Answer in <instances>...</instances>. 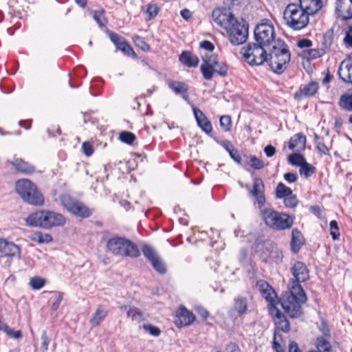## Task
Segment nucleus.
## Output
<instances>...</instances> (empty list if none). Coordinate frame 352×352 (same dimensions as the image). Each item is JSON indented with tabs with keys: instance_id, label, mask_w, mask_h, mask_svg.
<instances>
[{
	"instance_id": "20e7f679",
	"label": "nucleus",
	"mask_w": 352,
	"mask_h": 352,
	"mask_svg": "<svg viewBox=\"0 0 352 352\" xmlns=\"http://www.w3.org/2000/svg\"><path fill=\"white\" fill-rule=\"evenodd\" d=\"M261 216L267 226L278 231L290 229L294 221V217L272 208L261 210Z\"/></svg>"
},
{
	"instance_id": "4be33fe9",
	"label": "nucleus",
	"mask_w": 352,
	"mask_h": 352,
	"mask_svg": "<svg viewBox=\"0 0 352 352\" xmlns=\"http://www.w3.org/2000/svg\"><path fill=\"white\" fill-rule=\"evenodd\" d=\"M299 2L298 6L311 15L315 14L322 7V0H299Z\"/></svg>"
},
{
	"instance_id": "de8ad7c7",
	"label": "nucleus",
	"mask_w": 352,
	"mask_h": 352,
	"mask_svg": "<svg viewBox=\"0 0 352 352\" xmlns=\"http://www.w3.org/2000/svg\"><path fill=\"white\" fill-rule=\"evenodd\" d=\"M250 165L256 170H260L265 167V163L257 158L256 156H251L250 158Z\"/></svg>"
},
{
	"instance_id": "7ed1b4c3",
	"label": "nucleus",
	"mask_w": 352,
	"mask_h": 352,
	"mask_svg": "<svg viewBox=\"0 0 352 352\" xmlns=\"http://www.w3.org/2000/svg\"><path fill=\"white\" fill-rule=\"evenodd\" d=\"M26 222L32 226L50 230L54 227L63 226L65 223V219L60 213L43 210L28 215Z\"/></svg>"
},
{
	"instance_id": "f257e3e1",
	"label": "nucleus",
	"mask_w": 352,
	"mask_h": 352,
	"mask_svg": "<svg viewBox=\"0 0 352 352\" xmlns=\"http://www.w3.org/2000/svg\"><path fill=\"white\" fill-rule=\"evenodd\" d=\"M291 59L288 46L281 39H277L272 47L269 48L267 63L276 74H282L287 67Z\"/></svg>"
},
{
	"instance_id": "774afa93",
	"label": "nucleus",
	"mask_w": 352,
	"mask_h": 352,
	"mask_svg": "<svg viewBox=\"0 0 352 352\" xmlns=\"http://www.w3.org/2000/svg\"><path fill=\"white\" fill-rule=\"evenodd\" d=\"M228 352H241L239 346L234 343H230L226 346Z\"/></svg>"
},
{
	"instance_id": "338daca9",
	"label": "nucleus",
	"mask_w": 352,
	"mask_h": 352,
	"mask_svg": "<svg viewBox=\"0 0 352 352\" xmlns=\"http://www.w3.org/2000/svg\"><path fill=\"white\" fill-rule=\"evenodd\" d=\"M317 149L318 151L323 154H328L329 153V148L327 146L323 143V142H318L316 146Z\"/></svg>"
},
{
	"instance_id": "a19ab883",
	"label": "nucleus",
	"mask_w": 352,
	"mask_h": 352,
	"mask_svg": "<svg viewBox=\"0 0 352 352\" xmlns=\"http://www.w3.org/2000/svg\"><path fill=\"white\" fill-rule=\"evenodd\" d=\"M119 140L127 144L131 145L135 140V135L129 131H122L119 133Z\"/></svg>"
},
{
	"instance_id": "864d4df0",
	"label": "nucleus",
	"mask_w": 352,
	"mask_h": 352,
	"mask_svg": "<svg viewBox=\"0 0 352 352\" xmlns=\"http://www.w3.org/2000/svg\"><path fill=\"white\" fill-rule=\"evenodd\" d=\"M30 284L33 289H39L44 286L45 280L40 277H34L30 279Z\"/></svg>"
},
{
	"instance_id": "09e8293b",
	"label": "nucleus",
	"mask_w": 352,
	"mask_h": 352,
	"mask_svg": "<svg viewBox=\"0 0 352 352\" xmlns=\"http://www.w3.org/2000/svg\"><path fill=\"white\" fill-rule=\"evenodd\" d=\"M330 234L333 240L338 239L340 236L339 227L338 222L335 220L330 222Z\"/></svg>"
},
{
	"instance_id": "f704fd0d",
	"label": "nucleus",
	"mask_w": 352,
	"mask_h": 352,
	"mask_svg": "<svg viewBox=\"0 0 352 352\" xmlns=\"http://www.w3.org/2000/svg\"><path fill=\"white\" fill-rule=\"evenodd\" d=\"M234 309L239 315L244 314L248 309L247 300L245 298L238 297L234 299Z\"/></svg>"
},
{
	"instance_id": "473e14b6",
	"label": "nucleus",
	"mask_w": 352,
	"mask_h": 352,
	"mask_svg": "<svg viewBox=\"0 0 352 352\" xmlns=\"http://www.w3.org/2000/svg\"><path fill=\"white\" fill-rule=\"evenodd\" d=\"M168 87L177 95L187 93L188 90V85L179 81H171L168 83Z\"/></svg>"
},
{
	"instance_id": "37998d69",
	"label": "nucleus",
	"mask_w": 352,
	"mask_h": 352,
	"mask_svg": "<svg viewBox=\"0 0 352 352\" xmlns=\"http://www.w3.org/2000/svg\"><path fill=\"white\" fill-rule=\"evenodd\" d=\"M289 162L294 166H301L306 160L305 157L298 153H293L289 156Z\"/></svg>"
},
{
	"instance_id": "a878e982",
	"label": "nucleus",
	"mask_w": 352,
	"mask_h": 352,
	"mask_svg": "<svg viewBox=\"0 0 352 352\" xmlns=\"http://www.w3.org/2000/svg\"><path fill=\"white\" fill-rule=\"evenodd\" d=\"M120 309L126 311L127 317L133 321L140 322L144 319L143 313L137 307L130 305H122L120 307Z\"/></svg>"
},
{
	"instance_id": "bb28decb",
	"label": "nucleus",
	"mask_w": 352,
	"mask_h": 352,
	"mask_svg": "<svg viewBox=\"0 0 352 352\" xmlns=\"http://www.w3.org/2000/svg\"><path fill=\"white\" fill-rule=\"evenodd\" d=\"M179 61L188 67H195L199 65V60L189 51H184L179 56Z\"/></svg>"
},
{
	"instance_id": "ddd939ff",
	"label": "nucleus",
	"mask_w": 352,
	"mask_h": 352,
	"mask_svg": "<svg viewBox=\"0 0 352 352\" xmlns=\"http://www.w3.org/2000/svg\"><path fill=\"white\" fill-rule=\"evenodd\" d=\"M247 188L250 195L254 197L258 207L261 208L265 204V186L263 180L259 177H256L254 179L252 186L251 188L247 186Z\"/></svg>"
},
{
	"instance_id": "f3484780",
	"label": "nucleus",
	"mask_w": 352,
	"mask_h": 352,
	"mask_svg": "<svg viewBox=\"0 0 352 352\" xmlns=\"http://www.w3.org/2000/svg\"><path fill=\"white\" fill-rule=\"evenodd\" d=\"M256 286L262 294L263 297L269 302L270 307L276 305L279 302L277 299L276 294L274 289L265 281L259 280Z\"/></svg>"
},
{
	"instance_id": "c756f323",
	"label": "nucleus",
	"mask_w": 352,
	"mask_h": 352,
	"mask_svg": "<svg viewBox=\"0 0 352 352\" xmlns=\"http://www.w3.org/2000/svg\"><path fill=\"white\" fill-rule=\"evenodd\" d=\"M29 238L32 241L36 242L39 244L48 243L52 241V236L49 234H43L41 232H35L32 233Z\"/></svg>"
},
{
	"instance_id": "58836bf2",
	"label": "nucleus",
	"mask_w": 352,
	"mask_h": 352,
	"mask_svg": "<svg viewBox=\"0 0 352 352\" xmlns=\"http://www.w3.org/2000/svg\"><path fill=\"white\" fill-rule=\"evenodd\" d=\"M318 83L315 82H311L300 90V94L307 96H312L318 91Z\"/></svg>"
},
{
	"instance_id": "bf43d9fd",
	"label": "nucleus",
	"mask_w": 352,
	"mask_h": 352,
	"mask_svg": "<svg viewBox=\"0 0 352 352\" xmlns=\"http://www.w3.org/2000/svg\"><path fill=\"white\" fill-rule=\"evenodd\" d=\"M82 151L87 157H89L93 154L94 148L89 142H85L82 144Z\"/></svg>"
},
{
	"instance_id": "2f4dec72",
	"label": "nucleus",
	"mask_w": 352,
	"mask_h": 352,
	"mask_svg": "<svg viewBox=\"0 0 352 352\" xmlns=\"http://www.w3.org/2000/svg\"><path fill=\"white\" fill-rule=\"evenodd\" d=\"M316 348V352H333L330 342L324 337L318 338Z\"/></svg>"
},
{
	"instance_id": "6e6d98bb",
	"label": "nucleus",
	"mask_w": 352,
	"mask_h": 352,
	"mask_svg": "<svg viewBox=\"0 0 352 352\" xmlns=\"http://www.w3.org/2000/svg\"><path fill=\"white\" fill-rule=\"evenodd\" d=\"M3 331L10 337L15 339H18L22 337L21 331H14L11 329L8 325L4 326L3 327Z\"/></svg>"
},
{
	"instance_id": "aec40b11",
	"label": "nucleus",
	"mask_w": 352,
	"mask_h": 352,
	"mask_svg": "<svg viewBox=\"0 0 352 352\" xmlns=\"http://www.w3.org/2000/svg\"><path fill=\"white\" fill-rule=\"evenodd\" d=\"M193 113L198 126L207 134H210L212 131L211 122L208 119L202 111L197 107H192Z\"/></svg>"
},
{
	"instance_id": "9d476101",
	"label": "nucleus",
	"mask_w": 352,
	"mask_h": 352,
	"mask_svg": "<svg viewBox=\"0 0 352 352\" xmlns=\"http://www.w3.org/2000/svg\"><path fill=\"white\" fill-rule=\"evenodd\" d=\"M256 43L268 48L272 47L277 39H275L274 28L267 23L258 25L254 30Z\"/></svg>"
},
{
	"instance_id": "8fccbe9b",
	"label": "nucleus",
	"mask_w": 352,
	"mask_h": 352,
	"mask_svg": "<svg viewBox=\"0 0 352 352\" xmlns=\"http://www.w3.org/2000/svg\"><path fill=\"white\" fill-rule=\"evenodd\" d=\"M298 203L297 197L295 195L292 194L285 198H284V204L287 208H294Z\"/></svg>"
},
{
	"instance_id": "0eeeda50",
	"label": "nucleus",
	"mask_w": 352,
	"mask_h": 352,
	"mask_svg": "<svg viewBox=\"0 0 352 352\" xmlns=\"http://www.w3.org/2000/svg\"><path fill=\"white\" fill-rule=\"evenodd\" d=\"M203 63L201 72L206 80H211L214 73L221 76L227 75L228 68L223 62L218 60L217 56L213 52L201 54Z\"/></svg>"
},
{
	"instance_id": "79ce46f5",
	"label": "nucleus",
	"mask_w": 352,
	"mask_h": 352,
	"mask_svg": "<svg viewBox=\"0 0 352 352\" xmlns=\"http://www.w3.org/2000/svg\"><path fill=\"white\" fill-rule=\"evenodd\" d=\"M324 54L321 49H309L304 51V56L308 59H315L321 57Z\"/></svg>"
},
{
	"instance_id": "5701e85b",
	"label": "nucleus",
	"mask_w": 352,
	"mask_h": 352,
	"mask_svg": "<svg viewBox=\"0 0 352 352\" xmlns=\"http://www.w3.org/2000/svg\"><path fill=\"white\" fill-rule=\"evenodd\" d=\"M1 257H16L21 258V248L13 242L6 240Z\"/></svg>"
},
{
	"instance_id": "a18cd8bd",
	"label": "nucleus",
	"mask_w": 352,
	"mask_h": 352,
	"mask_svg": "<svg viewBox=\"0 0 352 352\" xmlns=\"http://www.w3.org/2000/svg\"><path fill=\"white\" fill-rule=\"evenodd\" d=\"M143 254L151 262L153 267H154V252L153 248L147 245H144L142 247Z\"/></svg>"
},
{
	"instance_id": "603ef678",
	"label": "nucleus",
	"mask_w": 352,
	"mask_h": 352,
	"mask_svg": "<svg viewBox=\"0 0 352 352\" xmlns=\"http://www.w3.org/2000/svg\"><path fill=\"white\" fill-rule=\"evenodd\" d=\"M220 125L225 131H229L230 130L232 121L231 118L229 116H223L220 118Z\"/></svg>"
},
{
	"instance_id": "cd10ccee",
	"label": "nucleus",
	"mask_w": 352,
	"mask_h": 352,
	"mask_svg": "<svg viewBox=\"0 0 352 352\" xmlns=\"http://www.w3.org/2000/svg\"><path fill=\"white\" fill-rule=\"evenodd\" d=\"M69 212L83 218L88 217L91 214L90 210L78 201H77L74 207L70 209Z\"/></svg>"
},
{
	"instance_id": "c9c22d12",
	"label": "nucleus",
	"mask_w": 352,
	"mask_h": 352,
	"mask_svg": "<svg viewBox=\"0 0 352 352\" xmlns=\"http://www.w3.org/2000/svg\"><path fill=\"white\" fill-rule=\"evenodd\" d=\"M293 194L292 190L286 186L284 184L280 182L276 189V196L277 198H285Z\"/></svg>"
},
{
	"instance_id": "e433bc0d",
	"label": "nucleus",
	"mask_w": 352,
	"mask_h": 352,
	"mask_svg": "<svg viewBox=\"0 0 352 352\" xmlns=\"http://www.w3.org/2000/svg\"><path fill=\"white\" fill-rule=\"evenodd\" d=\"M60 201L61 203V205L69 212L70 209H72L75 204L76 203L77 200L72 198L69 195H63L60 197Z\"/></svg>"
},
{
	"instance_id": "052dcab7",
	"label": "nucleus",
	"mask_w": 352,
	"mask_h": 352,
	"mask_svg": "<svg viewBox=\"0 0 352 352\" xmlns=\"http://www.w3.org/2000/svg\"><path fill=\"white\" fill-rule=\"evenodd\" d=\"M199 46L201 48L206 50L205 53H212L214 49V45L208 41H204L201 42Z\"/></svg>"
},
{
	"instance_id": "39448f33",
	"label": "nucleus",
	"mask_w": 352,
	"mask_h": 352,
	"mask_svg": "<svg viewBox=\"0 0 352 352\" xmlns=\"http://www.w3.org/2000/svg\"><path fill=\"white\" fill-rule=\"evenodd\" d=\"M15 190L22 200L30 205L40 206L44 204V198L37 186L28 179H19Z\"/></svg>"
},
{
	"instance_id": "dca6fc26",
	"label": "nucleus",
	"mask_w": 352,
	"mask_h": 352,
	"mask_svg": "<svg viewBox=\"0 0 352 352\" xmlns=\"http://www.w3.org/2000/svg\"><path fill=\"white\" fill-rule=\"evenodd\" d=\"M291 272L294 277L292 285L305 282L309 278V270L305 263L300 261H296L291 267Z\"/></svg>"
},
{
	"instance_id": "1a4fd4ad",
	"label": "nucleus",
	"mask_w": 352,
	"mask_h": 352,
	"mask_svg": "<svg viewBox=\"0 0 352 352\" xmlns=\"http://www.w3.org/2000/svg\"><path fill=\"white\" fill-rule=\"evenodd\" d=\"M269 48L258 43H249L242 48L245 61L251 65H261L267 61Z\"/></svg>"
},
{
	"instance_id": "4468645a",
	"label": "nucleus",
	"mask_w": 352,
	"mask_h": 352,
	"mask_svg": "<svg viewBox=\"0 0 352 352\" xmlns=\"http://www.w3.org/2000/svg\"><path fill=\"white\" fill-rule=\"evenodd\" d=\"M336 14L342 21L352 19V0H336Z\"/></svg>"
},
{
	"instance_id": "5fc2aeb1",
	"label": "nucleus",
	"mask_w": 352,
	"mask_h": 352,
	"mask_svg": "<svg viewBox=\"0 0 352 352\" xmlns=\"http://www.w3.org/2000/svg\"><path fill=\"white\" fill-rule=\"evenodd\" d=\"M133 41L135 44L142 50L148 51L149 50L148 45L144 41L143 38L135 36L133 37Z\"/></svg>"
},
{
	"instance_id": "b1692460",
	"label": "nucleus",
	"mask_w": 352,
	"mask_h": 352,
	"mask_svg": "<svg viewBox=\"0 0 352 352\" xmlns=\"http://www.w3.org/2000/svg\"><path fill=\"white\" fill-rule=\"evenodd\" d=\"M305 243V239L301 232L297 228L292 231L291 250L294 253H298L302 245Z\"/></svg>"
},
{
	"instance_id": "2eb2a0df",
	"label": "nucleus",
	"mask_w": 352,
	"mask_h": 352,
	"mask_svg": "<svg viewBox=\"0 0 352 352\" xmlns=\"http://www.w3.org/2000/svg\"><path fill=\"white\" fill-rule=\"evenodd\" d=\"M195 320L194 314L184 307H180L176 311L175 324L182 328L191 324Z\"/></svg>"
},
{
	"instance_id": "ea45409f",
	"label": "nucleus",
	"mask_w": 352,
	"mask_h": 352,
	"mask_svg": "<svg viewBox=\"0 0 352 352\" xmlns=\"http://www.w3.org/2000/svg\"><path fill=\"white\" fill-rule=\"evenodd\" d=\"M299 172L302 176L308 178L316 172V168L306 162L300 167Z\"/></svg>"
},
{
	"instance_id": "4c0bfd02",
	"label": "nucleus",
	"mask_w": 352,
	"mask_h": 352,
	"mask_svg": "<svg viewBox=\"0 0 352 352\" xmlns=\"http://www.w3.org/2000/svg\"><path fill=\"white\" fill-rule=\"evenodd\" d=\"M94 19L98 23V26L100 28H105L106 24L107 23V20L104 16V10H96L94 12L93 15Z\"/></svg>"
},
{
	"instance_id": "13d9d810",
	"label": "nucleus",
	"mask_w": 352,
	"mask_h": 352,
	"mask_svg": "<svg viewBox=\"0 0 352 352\" xmlns=\"http://www.w3.org/2000/svg\"><path fill=\"white\" fill-rule=\"evenodd\" d=\"M343 41L346 46L352 47V25L349 26L348 30L345 32V36Z\"/></svg>"
},
{
	"instance_id": "412c9836",
	"label": "nucleus",
	"mask_w": 352,
	"mask_h": 352,
	"mask_svg": "<svg viewBox=\"0 0 352 352\" xmlns=\"http://www.w3.org/2000/svg\"><path fill=\"white\" fill-rule=\"evenodd\" d=\"M8 162L12 164L16 171L23 174H32L35 171V168L33 165L21 158H15L12 161H8Z\"/></svg>"
},
{
	"instance_id": "6ab92c4d",
	"label": "nucleus",
	"mask_w": 352,
	"mask_h": 352,
	"mask_svg": "<svg viewBox=\"0 0 352 352\" xmlns=\"http://www.w3.org/2000/svg\"><path fill=\"white\" fill-rule=\"evenodd\" d=\"M270 314L274 317V322L277 329L284 331L288 332L289 331V323L286 319L285 316L281 311L276 307V305L270 307L269 308Z\"/></svg>"
},
{
	"instance_id": "7c9ffc66",
	"label": "nucleus",
	"mask_w": 352,
	"mask_h": 352,
	"mask_svg": "<svg viewBox=\"0 0 352 352\" xmlns=\"http://www.w3.org/2000/svg\"><path fill=\"white\" fill-rule=\"evenodd\" d=\"M339 105L341 109L352 112V94H342L340 98Z\"/></svg>"
},
{
	"instance_id": "3c124183",
	"label": "nucleus",
	"mask_w": 352,
	"mask_h": 352,
	"mask_svg": "<svg viewBox=\"0 0 352 352\" xmlns=\"http://www.w3.org/2000/svg\"><path fill=\"white\" fill-rule=\"evenodd\" d=\"M41 345L40 347L41 352H46L48 349V345L50 342V338L47 336L46 331H43L41 336Z\"/></svg>"
},
{
	"instance_id": "69168bd1",
	"label": "nucleus",
	"mask_w": 352,
	"mask_h": 352,
	"mask_svg": "<svg viewBox=\"0 0 352 352\" xmlns=\"http://www.w3.org/2000/svg\"><path fill=\"white\" fill-rule=\"evenodd\" d=\"M62 299H63V294H62V293L59 292L57 295L56 300L52 305V311H56L58 309Z\"/></svg>"
},
{
	"instance_id": "c85d7f7f",
	"label": "nucleus",
	"mask_w": 352,
	"mask_h": 352,
	"mask_svg": "<svg viewBox=\"0 0 352 352\" xmlns=\"http://www.w3.org/2000/svg\"><path fill=\"white\" fill-rule=\"evenodd\" d=\"M107 314V311L106 308L102 305H99L89 321L91 327L98 326L104 320Z\"/></svg>"
},
{
	"instance_id": "9b49d317",
	"label": "nucleus",
	"mask_w": 352,
	"mask_h": 352,
	"mask_svg": "<svg viewBox=\"0 0 352 352\" xmlns=\"http://www.w3.org/2000/svg\"><path fill=\"white\" fill-rule=\"evenodd\" d=\"M229 34V39L233 45L243 44L248 38V28L244 23L237 20L232 24V27L226 30Z\"/></svg>"
},
{
	"instance_id": "72a5a7b5",
	"label": "nucleus",
	"mask_w": 352,
	"mask_h": 352,
	"mask_svg": "<svg viewBox=\"0 0 352 352\" xmlns=\"http://www.w3.org/2000/svg\"><path fill=\"white\" fill-rule=\"evenodd\" d=\"M333 30H328L324 35L322 41V47L320 48L326 54L332 45L333 42Z\"/></svg>"
},
{
	"instance_id": "680f3d73",
	"label": "nucleus",
	"mask_w": 352,
	"mask_h": 352,
	"mask_svg": "<svg viewBox=\"0 0 352 352\" xmlns=\"http://www.w3.org/2000/svg\"><path fill=\"white\" fill-rule=\"evenodd\" d=\"M312 41L308 38H303L298 41L297 46L301 49L311 47Z\"/></svg>"
},
{
	"instance_id": "e2e57ef3",
	"label": "nucleus",
	"mask_w": 352,
	"mask_h": 352,
	"mask_svg": "<svg viewBox=\"0 0 352 352\" xmlns=\"http://www.w3.org/2000/svg\"><path fill=\"white\" fill-rule=\"evenodd\" d=\"M230 157L237 163H241V157L238 151V150L235 149L234 148L233 149H231L230 152L229 153Z\"/></svg>"
},
{
	"instance_id": "4d7b16f0",
	"label": "nucleus",
	"mask_w": 352,
	"mask_h": 352,
	"mask_svg": "<svg viewBox=\"0 0 352 352\" xmlns=\"http://www.w3.org/2000/svg\"><path fill=\"white\" fill-rule=\"evenodd\" d=\"M118 50H121L124 54L127 56H135V52L126 41H125Z\"/></svg>"
},
{
	"instance_id": "6e6552de",
	"label": "nucleus",
	"mask_w": 352,
	"mask_h": 352,
	"mask_svg": "<svg viewBox=\"0 0 352 352\" xmlns=\"http://www.w3.org/2000/svg\"><path fill=\"white\" fill-rule=\"evenodd\" d=\"M106 247L109 252L114 255L138 257L140 252L138 247L131 241L122 237H113L109 239Z\"/></svg>"
},
{
	"instance_id": "a211bd4d",
	"label": "nucleus",
	"mask_w": 352,
	"mask_h": 352,
	"mask_svg": "<svg viewBox=\"0 0 352 352\" xmlns=\"http://www.w3.org/2000/svg\"><path fill=\"white\" fill-rule=\"evenodd\" d=\"M338 75L344 82L352 84V53L341 62Z\"/></svg>"
},
{
	"instance_id": "f8f14e48",
	"label": "nucleus",
	"mask_w": 352,
	"mask_h": 352,
	"mask_svg": "<svg viewBox=\"0 0 352 352\" xmlns=\"http://www.w3.org/2000/svg\"><path fill=\"white\" fill-rule=\"evenodd\" d=\"M212 17L214 22L226 30L232 27L234 22H236V19L230 12L229 8H218L214 9L212 13Z\"/></svg>"
},
{
	"instance_id": "f03ea898",
	"label": "nucleus",
	"mask_w": 352,
	"mask_h": 352,
	"mask_svg": "<svg viewBox=\"0 0 352 352\" xmlns=\"http://www.w3.org/2000/svg\"><path fill=\"white\" fill-rule=\"evenodd\" d=\"M289 293L283 297L276 304L280 303L283 309L291 318H298L301 315V305L307 301V296L302 286L298 283L292 285Z\"/></svg>"
},
{
	"instance_id": "0e129e2a",
	"label": "nucleus",
	"mask_w": 352,
	"mask_h": 352,
	"mask_svg": "<svg viewBox=\"0 0 352 352\" xmlns=\"http://www.w3.org/2000/svg\"><path fill=\"white\" fill-rule=\"evenodd\" d=\"M264 152L268 157H271L275 155L276 148L272 145H267L265 147Z\"/></svg>"
},
{
	"instance_id": "c03bdc74",
	"label": "nucleus",
	"mask_w": 352,
	"mask_h": 352,
	"mask_svg": "<svg viewBox=\"0 0 352 352\" xmlns=\"http://www.w3.org/2000/svg\"><path fill=\"white\" fill-rule=\"evenodd\" d=\"M109 36L111 42L116 45L117 49H119L121 45L126 41L125 39L117 34L116 33L109 32Z\"/></svg>"
},
{
	"instance_id": "393cba45",
	"label": "nucleus",
	"mask_w": 352,
	"mask_h": 352,
	"mask_svg": "<svg viewBox=\"0 0 352 352\" xmlns=\"http://www.w3.org/2000/svg\"><path fill=\"white\" fill-rule=\"evenodd\" d=\"M306 145V137L301 133H297L291 138L289 142V148L297 151L305 149Z\"/></svg>"
},
{
	"instance_id": "49530a36",
	"label": "nucleus",
	"mask_w": 352,
	"mask_h": 352,
	"mask_svg": "<svg viewBox=\"0 0 352 352\" xmlns=\"http://www.w3.org/2000/svg\"><path fill=\"white\" fill-rule=\"evenodd\" d=\"M155 270L161 274L167 272V267L165 263L157 255H155Z\"/></svg>"
},
{
	"instance_id": "423d86ee",
	"label": "nucleus",
	"mask_w": 352,
	"mask_h": 352,
	"mask_svg": "<svg viewBox=\"0 0 352 352\" xmlns=\"http://www.w3.org/2000/svg\"><path fill=\"white\" fill-rule=\"evenodd\" d=\"M310 14L296 3H289L283 13L285 23L294 30H300L309 23Z\"/></svg>"
}]
</instances>
